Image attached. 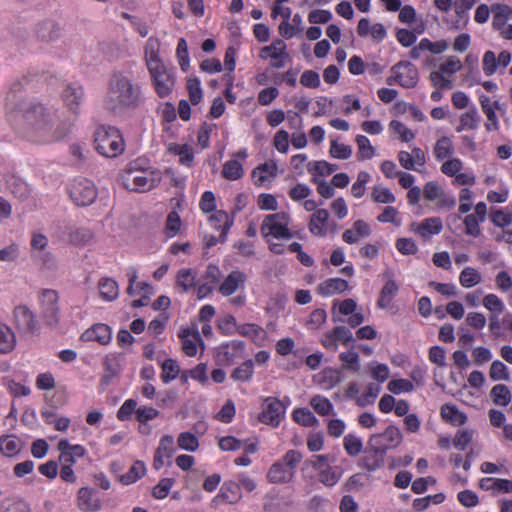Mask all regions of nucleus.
Masks as SVG:
<instances>
[{
    "instance_id": "nucleus-1",
    "label": "nucleus",
    "mask_w": 512,
    "mask_h": 512,
    "mask_svg": "<svg viewBox=\"0 0 512 512\" xmlns=\"http://www.w3.org/2000/svg\"><path fill=\"white\" fill-rule=\"evenodd\" d=\"M55 116V110L42 103H24L16 120V131L29 141L46 143L50 139L48 130L54 127Z\"/></svg>"
},
{
    "instance_id": "nucleus-2",
    "label": "nucleus",
    "mask_w": 512,
    "mask_h": 512,
    "mask_svg": "<svg viewBox=\"0 0 512 512\" xmlns=\"http://www.w3.org/2000/svg\"><path fill=\"white\" fill-rule=\"evenodd\" d=\"M141 103V88L123 73H114L109 80L104 106L108 111L121 114L137 108Z\"/></svg>"
},
{
    "instance_id": "nucleus-3",
    "label": "nucleus",
    "mask_w": 512,
    "mask_h": 512,
    "mask_svg": "<svg viewBox=\"0 0 512 512\" xmlns=\"http://www.w3.org/2000/svg\"><path fill=\"white\" fill-rule=\"evenodd\" d=\"M144 54L148 71L159 97H167L175 86V77L172 69L165 66L159 57V42L150 37L144 46Z\"/></svg>"
},
{
    "instance_id": "nucleus-4",
    "label": "nucleus",
    "mask_w": 512,
    "mask_h": 512,
    "mask_svg": "<svg viewBox=\"0 0 512 512\" xmlns=\"http://www.w3.org/2000/svg\"><path fill=\"white\" fill-rule=\"evenodd\" d=\"M94 144L98 153L107 158L117 157L125 149L120 131L113 126H99L94 133Z\"/></svg>"
},
{
    "instance_id": "nucleus-5",
    "label": "nucleus",
    "mask_w": 512,
    "mask_h": 512,
    "mask_svg": "<svg viewBox=\"0 0 512 512\" xmlns=\"http://www.w3.org/2000/svg\"><path fill=\"white\" fill-rule=\"evenodd\" d=\"M59 293L54 289H42L38 293L40 316L45 325L56 327L61 318Z\"/></svg>"
},
{
    "instance_id": "nucleus-6",
    "label": "nucleus",
    "mask_w": 512,
    "mask_h": 512,
    "mask_svg": "<svg viewBox=\"0 0 512 512\" xmlns=\"http://www.w3.org/2000/svg\"><path fill=\"white\" fill-rule=\"evenodd\" d=\"M403 441L400 429L389 425L382 433L371 435L368 440V449L384 455L390 449L397 448Z\"/></svg>"
},
{
    "instance_id": "nucleus-7",
    "label": "nucleus",
    "mask_w": 512,
    "mask_h": 512,
    "mask_svg": "<svg viewBox=\"0 0 512 512\" xmlns=\"http://www.w3.org/2000/svg\"><path fill=\"white\" fill-rule=\"evenodd\" d=\"M161 172L158 170L134 171L132 168L126 175V187L132 191L146 192L156 187L161 181Z\"/></svg>"
},
{
    "instance_id": "nucleus-8",
    "label": "nucleus",
    "mask_w": 512,
    "mask_h": 512,
    "mask_svg": "<svg viewBox=\"0 0 512 512\" xmlns=\"http://www.w3.org/2000/svg\"><path fill=\"white\" fill-rule=\"evenodd\" d=\"M289 403L288 397H284V400L266 397L263 402V410L259 414V421L272 427H278L285 417Z\"/></svg>"
},
{
    "instance_id": "nucleus-9",
    "label": "nucleus",
    "mask_w": 512,
    "mask_h": 512,
    "mask_svg": "<svg viewBox=\"0 0 512 512\" xmlns=\"http://www.w3.org/2000/svg\"><path fill=\"white\" fill-rule=\"evenodd\" d=\"M13 317L14 324L22 336L31 337L39 333V322L34 312L28 306H16L13 311Z\"/></svg>"
},
{
    "instance_id": "nucleus-10",
    "label": "nucleus",
    "mask_w": 512,
    "mask_h": 512,
    "mask_svg": "<svg viewBox=\"0 0 512 512\" xmlns=\"http://www.w3.org/2000/svg\"><path fill=\"white\" fill-rule=\"evenodd\" d=\"M70 198L77 206H88L97 197V189L94 183L85 178L75 179L69 186Z\"/></svg>"
},
{
    "instance_id": "nucleus-11",
    "label": "nucleus",
    "mask_w": 512,
    "mask_h": 512,
    "mask_svg": "<svg viewBox=\"0 0 512 512\" xmlns=\"http://www.w3.org/2000/svg\"><path fill=\"white\" fill-rule=\"evenodd\" d=\"M261 233L269 244V249L275 254L283 253V245L273 240H288L293 236L288 226H261Z\"/></svg>"
},
{
    "instance_id": "nucleus-12",
    "label": "nucleus",
    "mask_w": 512,
    "mask_h": 512,
    "mask_svg": "<svg viewBox=\"0 0 512 512\" xmlns=\"http://www.w3.org/2000/svg\"><path fill=\"white\" fill-rule=\"evenodd\" d=\"M395 80L404 88H413L418 83V70L410 62H399L392 67Z\"/></svg>"
},
{
    "instance_id": "nucleus-13",
    "label": "nucleus",
    "mask_w": 512,
    "mask_h": 512,
    "mask_svg": "<svg viewBox=\"0 0 512 512\" xmlns=\"http://www.w3.org/2000/svg\"><path fill=\"white\" fill-rule=\"evenodd\" d=\"M66 107L73 114H79L80 106L84 100V89L78 83H70L65 86L61 94Z\"/></svg>"
},
{
    "instance_id": "nucleus-14",
    "label": "nucleus",
    "mask_w": 512,
    "mask_h": 512,
    "mask_svg": "<svg viewBox=\"0 0 512 512\" xmlns=\"http://www.w3.org/2000/svg\"><path fill=\"white\" fill-rule=\"evenodd\" d=\"M423 196L428 201H437L440 206L453 207L456 200L447 195L442 187L435 181L427 182L423 189Z\"/></svg>"
},
{
    "instance_id": "nucleus-15",
    "label": "nucleus",
    "mask_w": 512,
    "mask_h": 512,
    "mask_svg": "<svg viewBox=\"0 0 512 512\" xmlns=\"http://www.w3.org/2000/svg\"><path fill=\"white\" fill-rule=\"evenodd\" d=\"M176 449L174 446V438L171 435H164L155 451L153 459V468L161 469L165 464V459H171Z\"/></svg>"
},
{
    "instance_id": "nucleus-16",
    "label": "nucleus",
    "mask_w": 512,
    "mask_h": 512,
    "mask_svg": "<svg viewBox=\"0 0 512 512\" xmlns=\"http://www.w3.org/2000/svg\"><path fill=\"white\" fill-rule=\"evenodd\" d=\"M247 276L240 270H233L227 275L219 286V293L223 296H230L234 294L238 289L244 288Z\"/></svg>"
},
{
    "instance_id": "nucleus-17",
    "label": "nucleus",
    "mask_w": 512,
    "mask_h": 512,
    "mask_svg": "<svg viewBox=\"0 0 512 512\" xmlns=\"http://www.w3.org/2000/svg\"><path fill=\"white\" fill-rule=\"evenodd\" d=\"M178 337L182 341V349L184 353L190 357L197 353V343H202V339L198 330L190 328H181Z\"/></svg>"
},
{
    "instance_id": "nucleus-18",
    "label": "nucleus",
    "mask_w": 512,
    "mask_h": 512,
    "mask_svg": "<svg viewBox=\"0 0 512 512\" xmlns=\"http://www.w3.org/2000/svg\"><path fill=\"white\" fill-rule=\"evenodd\" d=\"M481 108L487 117L485 128L487 131L499 130V121L495 113V109H499V102H491L490 98L486 95H481L479 98Z\"/></svg>"
},
{
    "instance_id": "nucleus-19",
    "label": "nucleus",
    "mask_w": 512,
    "mask_h": 512,
    "mask_svg": "<svg viewBox=\"0 0 512 512\" xmlns=\"http://www.w3.org/2000/svg\"><path fill=\"white\" fill-rule=\"evenodd\" d=\"M112 338L111 328L103 323L95 324L82 334V339L86 341H97L101 345H107Z\"/></svg>"
},
{
    "instance_id": "nucleus-20",
    "label": "nucleus",
    "mask_w": 512,
    "mask_h": 512,
    "mask_svg": "<svg viewBox=\"0 0 512 512\" xmlns=\"http://www.w3.org/2000/svg\"><path fill=\"white\" fill-rule=\"evenodd\" d=\"M479 487L484 491H492L494 495L499 493H511L512 481L508 479L486 477L479 481Z\"/></svg>"
},
{
    "instance_id": "nucleus-21",
    "label": "nucleus",
    "mask_w": 512,
    "mask_h": 512,
    "mask_svg": "<svg viewBox=\"0 0 512 512\" xmlns=\"http://www.w3.org/2000/svg\"><path fill=\"white\" fill-rule=\"evenodd\" d=\"M58 449L61 452V460L70 465L76 462V458L83 457L86 452L82 445H71L68 440L65 439L59 441Z\"/></svg>"
},
{
    "instance_id": "nucleus-22",
    "label": "nucleus",
    "mask_w": 512,
    "mask_h": 512,
    "mask_svg": "<svg viewBox=\"0 0 512 512\" xmlns=\"http://www.w3.org/2000/svg\"><path fill=\"white\" fill-rule=\"evenodd\" d=\"M277 172L278 166L275 161L265 162L252 171V178L257 186H261L269 177H276Z\"/></svg>"
},
{
    "instance_id": "nucleus-23",
    "label": "nucleus",
    "mask_w": 512,
    "mask_h": 512,
    "mask_svg": "<svg viewBox=\"0 0 512 512\" xmlns=\"http://www.w3.org/2000/svg\"><path fill=\"white\" fill-rule=\"evenodd\" d=\"M481 122V116L475 106L470 107L459 118V125L456 127L457 132L464 130H476Z\"/></svg>"
},
{
    "instance_id": "nucleus-24",
    "label": "nucleus",
    "mask_w": 512,
    "mask_h": 512,
    "mask_svg": "<svg viewBox=\"0 0 512 512\" xmlns=\"http://www.w3.org/2000/svg\"><path fill=\"white\" fill-rule=\"evenodd\" d=\"M293 477L291 471L281 461L274 463L267 473L268 480L274 484L288 483Z\"/></svg>"
},
{
    "instance_id": "nucleus-25",
    "label": "nucleus",
    "mask_w": 512,
    "mask_h": 512,
    "mask_svg": "<svg viewBox=\"0 0 512 512\" xmlns=\"http://www.w3.org/2000/svg\"><path fill=\"white\" fill-rule=\"evenodd\" d=\"M78 507L83 511L94 512L100 508L98 500L94 498L92 489L82 487L77 495Z\"/></svg>"
},
{
    "instance_id": "nucleus-26",
    "label": "nucleus",
    "mask_w": 512,
    "mask_h": 512,
    "mask_svg": "<svg viewBox=\"0 0 512 512\" xmlns=\"http://www.w3.org/2000/svg\"><path fill=\"white\" fill-rule=\"evenodd\" d=\"M348 282L342 278H330L318 286L319 294L330 296L347 290Z\"/></svg>"
},
{
    "instance_id": "nucleus-27",
    "label": "nucleus",
    "mask_w": 512,
    "mask_h": 512,
    "mask_svg": "<svg viewBox=\"0 0 512 512\" xmlns=\"http://www.w3.org/2000/svg\"><path fill=\"white\" fill-rule=\"evenodd\" d=\"M399 287L393 279H389L380 291L379 298L377 300V306L381 309L387 308L393 298L397 295Z\"/></svg>"
},
{
    "instance_id": "nucleus-28",
    "label": "nucleus",
    "mask_w": 512,
    "mask_h": 512,
    "mask_svg": "<svg viewBox=\"0 0 512 512\" xmlns=\"http://www.w3.org/2000/svg\"><path fill=\"white\" fill-rule=\"evenodd\" d=\"M244 347L245 344L243 341H230L219 347V356H222L223 361L230 363L234 358L239 356V353L244 351Z\"/></svg>"
},
{
    "instance_id": "nucleus-29",
    "label": "nucleus",
    "mask_w": 512,
    "mask_h": 512,
    "mask_svg": "<svg viewBox=\"0 0 512 512\" xmlns=\"http://www.w3.org/2000/svg\"><path fill=\"white\" fill-rule=\"evenodd\" d=\"M22 449V441L15 435H3L0 437V450L7 456L12 457Z\"/></svg>"
},
{
    "instance_id": "nucleus-30",
    "label": "nucleus",
    "mask_w": 512,
    "mask_h": 512,
    "mask_svg": "<svg viewBox=\"0 0 512 512\" xmlns=\"http://www.w3.org/2000/svg\"><path fill=\"white\" fill-rule=\"evenodd\" d=\"M60 26L53 21H45L37 28V36L42 41L50 42L60 36Z\"/></svg>"
},
{
    "instance_id": "nucleus-31",
    "label": "nucleus",
    "mask_w": 512,
    "mask_h": 512,
    "mask_svg": "<svg viewBox=\"0 0 512 512\" xmlns=\"http://www.w3.org/2000/svg\"><path fill=\"white\" fill-rule=\"evenodd\" d=\"M99 291L101 297L106 301H113L118 298L119 285L112 278H103L99 281Z\"/></svg>"
},
{
    "instance_id": "nucleus-32",
    "label": "nucleus",
    "mask_w": 512,
    "mask_h": 512,
    "mask_svg": "<svg viewBox=\"0 0 512 512\" xmlns=\"http://www.w3.org/2000/svg\"><path fill=\"white\" fill-rule=\"evenodd\" d=\"M384 456L383 453L368 449L367 454L360 460V466L369 472L376 471L384 465Z\"/></svg>"
},
{
    "instance_id": "nucleus-33",
    "label": "nucleus",
    "mask_w": 512,
    "mask_h": 512,
    "mask_svg": "<svg viewBox=\"0 0 512 512\" xmlns=\"http://www.w3.org/2000/svg\"><path fill=\"white\" fill-rule=\"evenodd\" d=\"M146 472L144 462L137 460L133 463L129 471L120 476L119 480L123 485H130L139 480Z\"/></svg>"
},
{
    "instance_id": "nucleus-34",
    "label": "nucleus",
    "mask_w": 512,
    "mask_h": 512,
    "mask_svg": "<svg viewBox=\"0 0 512 512\" xmlns=\"http://www.w3.org/2000/svg\"><path fill=\"white\" fill-rule=\"evenodd\" d=\"M16 344L14 332L5 324L0 323V353L11 352Z\"/></svg>"
},
{
    "instance_id": "nucleus-35",
    "label": "nucleus",
    "mask_w": 512,
    "mask_h": 512,
    "mask_svg": "<svg viewBox=\"0 0 512 512\" xmlns=\"http://www.w3.org/2000/svg\"><path fill=\"white\" fill-rule=\"evenodd\" d=\"M441 416L444 420L454 425H463L467 421V417L464 413L460 412L456 406L449 404H445L441 407Z\"/></svg>"
},
{
    "instance_id": "nucleus-36",
    "label": "nucleus",
    "mask_w": 512,
    "mask_h": 512,
    "mask_svg": "<svg viewBox=\"0 0 512 512\" xmlns=\"http://www.w3.org/2000/svg\"><path fill=\"white\" fill-rule=\"evenodd\" d=\"M254 374V362L249 359L236 367L231 373V379L234 381L248 382Z\"/></svg>"
},
{
    "instance_id": "nucleus-37",
    "label": "nucleus",
    "mask_w": 512,
    "mask_h": 512,
    "mask_svg": "<svg viewBox=\"0 0 512 512\" xmlns=\"http://www.w3.org/2000/svg\"><path fill=\"white\" fill-rule=\"evenodd\" d=\"M310 405L320 416L334 414V406L330 400L322 395H315L310 399Z\"/></svg>"
},
{
    "instance_id": "nucleus-38",
    "label": "nucleus",
    "mask_w": 512,
    "mask_h": 512,
    "mask_svg": "<svg viewBox=\"0 0 512 512\" xmlns=\"http://www.w3.org/2000/svg\"><path fill=\"white\" fill-rule=\"evenodd\" d=\"M342 477V469L339 466L329 465L319 473V481L325 486L332 487Z\"/></svg>"
},
{
    "instance_id": "nucleus-39",
    "label": "nucleus",
    "mask_w": 512,
    "mask_h": 512,
    "mask_svg": "<svg viewBox=\"0 0 512 512\" xmlns=\"http://www.w3.org/2000/svg\"><path fill=\"white\" fill-rule=\"evenodd\" d=\"M286 49V43L281 39H277L270 45L263 47L262 53L267 54L272 58V60H277L279 58H289V54L287 53Z\"/></svg>"
},
{
    "instance_id": "nucleus-40",
    "label": "nucleus",
    "mask_w": 512,
    "mask_h": 512,
    "mask_svg": "<svg viewBox=\"0 0 512 512\" xmlns=\"http://www.w3.org/2000/svg\"><path fill=\"white\" fill-rule=\"evenodd\" d=\"M319 378H320L319 383L325 389H331V388L335 387L342 380L340 371L333 369V368H325L319 374Z\"/></svg>"
},
{
    "instance_id": "nucleus-41",
    "label": "nucleus",
    "mask_w": 512,
    "mask_h": 512,
    "mask_svg": "<svg viewBox=\"0 0 512 512\" xmlns=\"http://www.w3.org/2000/svg\"><path fill=\"white\" fill-rule=\"evenodd\" d=\"M454 152V146L451 139L443 136L437 140L434 147V155L437 160H443L451 156Z\"/></svg>"
},
{
    "instance_id": "nucleus-42",
    "label": "nucleus",
    "mask_w": 512,
    "mask_h": 512,
    "mask_svg": "<svg viewBox=\"0 0 512 512\" xmlns=\"http://www.w3.org/2000/svg\"><path fill=\"white\" fill-rule=\"evenodd\" d=\"M338 169V165L328 163L327 161H312L307 164V170L311 174H317L320 176L331 175Z\"/></svg>"
},
{
    "instance_id": "nucleus-43",
    "label": "nucleus",
    "mask_w": 512,
    "mask_h": 512,
    "mask_svg": "<svg viewBox=\"0 0 512 512\" xmlns=\"http://www.w3.org/2000/svg\"><path fill=\"white\" fill-rule=\"evenodd\" d=\"M493 402L499 406H507L511 402V392L504 384H497L491 390Z\"/></svg>"
},
{
    "instance_id": "nucleus-44",
    "label": "nucleus",
    "mask_w": 512,
    "mask_h": 512,
    "mask_svg": "<svg viewBox=\"0 0 512 512\" xmlns=\"http://www.w3.org/2000/svg\"><path fill=\"white\" fill-rule=\"evenodd\" d=\"M293 420L305 427H313L318 424V419L307 408H297L293 411Z\"/></svg>"
},
{
    "instance_id": "nucleus-45",
    "label": "nucleus",
    "mask_w": 512,
    "mask_h": 512,
    "mask_svg": "<svg viewBox=\"0 0 512 512\" xmlns=\"http://www.w3.org/2000/svg\"><path fill=\"white\" fill-rule=\"evenodd\" d=\"M339 360L343 363V370H352L356 373L360 371L359 355L354 350L341 352L339 354Z\"/></svg>"
},
{
    "instance_id": "nucleus-46",
    "label": "nucleus",
    "mask_w": 512,
    "mask_h": 512,
    "mask_svg": "<svg viewBox=\"0 0 512 512\" xmlns=\"http://www.w3.org/2000/svg\"><path fill=\"white\" fill-rule=\"evenodd\" d=\"M243 174V166L238 160H229L223 165L222 175L228 180H238Z\"/></svg>"
},
{
    "instance_id": "nucleus-47",
    "label": "nucleus",
    "mask_w": 512,
    "mask_h": 512,
    "mask_svg": "<svg viewBox=\"0 0 512 512\" xmlns=\"http://www.w3.org/2000/svg\"><path fill=\"white\" fill-rule=\"evenodd\" d=\"M481 279L480 273L472 267L463 269L459 276L460 284L465 288H471L477 285L481 282Z\"/></svg>"
},
{
    "instance_id": "nucleus-48",
    "label": "nucleus",
    "mask_w": 512,
    "mask_h": 512,
    "mask_svg": "<svg viewBox=\"0 0 512 512\" xmlns=\"http://www.w3.org/2000/svg\"><path fill=\"white\" fill-rule=\"evenodd\" d=\"M356 143L358 146L357 157L359 160L371 159L374 156V147L366 136L358 135L356 137Z\"/></svg>"
},
{
    "instance_id": "nucleus-49",
    "label": "nucleus",
    "mask_w": 512,
    "mask_h": 512,
    "mask_svg": "<svg viewBox=\"0 0 512 512\" xmlns=\"http://www.w3.org/2000/svg\"><path fill=\"white\" fill-rule=\"evenodd\" d=\"M343 446L349 456H357L363 449L361 438L354 434H347L343 439Z\"/></svg>"
},
{
    "instance_id": "nucleus-50",
    "label": "nucleus",
    "mask_w": 512,
    "mask_h": 512,
    "mask_svg": "<svg viewBox=\"0 0 512 512\" xmlns=\"http://www.w3.org/2000/svg\"><path fill=\"white\" fill-rule=\"evenodd\" d=\"M179 372L180 367L178 363L173 359H167L162 363L161 379L164 383H169L178 377Z\"/></svg>"
},
{
    "instance_id": "nucleus-51",
    "label": "nucleus",
    "mask_w": 512,
    "mask_h": 512,
    "mask_svg": "<svg viewBox=\"0 0 512 512\" xmlns=\"http://www.w3.org/2000/svg\"><path fill=\"white\" fill-rule=\"evenodd\" d=\"M371 198L374 202L390 204L394 203L396 198L391 190L382 185L375 186L371 192Z\"/></svg>"
},
{
    "instance_id": "nucleus-52",
    "label": "nucleus",
    "mask_w": 512,
    "mask_h": 512,
    "mask_svg": "<svg viewBox=\"0 0 512 512\" xmlns=\"http://www.w3.org/2000/svg\"><path fill=\"white\" fill-rule=\"evenodd\" d=\"M369 234V226H355L354 228L348 229L343 233V240L346 243L353 244L357 243L362 238L367 237Z\"/></svg>"
},
{
    "instance_id": "nucleus-53",
    "label": "nucleus",
    "mask_w": 512,
    "mask_h": 512,
    "mask_svg": "<svg viewBox=\"0 0 512 512\" xmlns=\"http://www.w3.org/2000/svg\"><path fill=\"white\" fill-rule=\"evenodd\" d=\"M177 444L179 448L190 452L196 451L199 447L198 438L191 432L180 433Z\"/></svg>"
},
{
    "instance_id": "nucleus-54",
    "label": "nucleus",
    "mask_w": 512,
    "mask_h": 512,
    "mask_svg": "<svg viewBox=\"0 0 512 512\" xmlns=\"http://www.w3.org/2000/svg\"><path fill=\"white\" fill-rule=\"evenodd\" d=\"M187 89L189 92V99L193 105H197L201 102L203 97V91L201 88V82L197 77H190L187 80Z\"/></svg>"
},
{
    "instance_id": "nucleus-55",
    "label": "nucleus",
    "mask_w": 512,
    "mask_h": 512,
    "mask_svg": "<svg viewBox=\"0 0 512 512\" xmlns=\"http://www.w3.org/2000/svg\"><path fill=\"white\" fill-rule=\"evenodd\" d=\"M380 391H381V387L379 385L370 383L367 386L366 392L363 395L356 398V403L360 407H365L369 404H372L375 401V399L378 397Z\"/></svg>"
},
{
    "instance_id": "nucleus-56",
    "label": "nucleus",
    "mask_w": 512,
    "mask_h": 512,
    "mask_svg": "<svg viewBox=\"0 0 512 512\" xmlns=\"http://www.w3.org/2000/svg\"><path fill=\"white\" fill-rule=\"evenodd\" d=\"M195 273L191 269H181L177 274L176 283L184 292L195 286Z\"/></svg>"
},
{
    "instance_id": "nucleus-57",
    "label": "nucleus",
    "mask_w": 512,
    "mask_h": 512,
    "mask_svg": "<svg viewBox=\"0 0 512 512\" xmlns=\"http://www.w3.org/2000/svg\"><path fill=\"white\" fill-rule=\"evenodd\" d=\"M221 496L230 503L236 502L241 498L240 485L236 482H225L221 488Z\"/></svg>"
},
{
    "instance_id": "nucleus-58",
    "label": "nucleus",
    "mask_w": 512,
    "mask_h": 512,
    "mask_svg": "<svg viewBox=\"0 0 512 512\" xmlns=\"http://www.w3.org/2000/svg\"><path fill=\"white\" fill-rule=\"evenodd\" d=\"M176 55L178 58L179 65L183 71H187L190 66L188 44L184 38L178 40Z\"/></svg>"
},
{
    "instance_id": "nucleus-59",
    "label": "nucleus",
    "mask_w": 512,
    "mask_h": 512,
    "mask_svg": "<svg viewBox=\"0 0 512 512\" xmlns=\"http://www.w3.org/2000/svg\"><path fill=\"white\" fill-rule=\"evenodd\" d=\"M329 154L336 159H348L352 155V148L349 145L338 143L336 140L331 141Z\"/></svg>"
},
{
    "instance_id": "nucleus-60",
    "label": "nucleus",
    "mask_w": 512,
    "mask_h": 512,
    "mask_svg": "<svg viewBox=\"0 0 512 512\" xmlns=\"http://www.w3.org/2000/svg\"><path fill=\"white\" fill-rule=\"evenodd\" d=\"M302 454L297 450H288L280 460L284 466L289 469L294 476L297 466L302 461Z\"/></svg>"
},
{
    "instance_id": "nucleus-61",
    "label": "nucleus",
    "mask_w": 512,
    "mask_h": 512,
    "mask_svg": "<svg viewBox=\"0 0 512 512\" xmlns=\"http://www.w3.org/2000/svg\"><path fill=\"white\" fill-rule=\"evenodd\" d=\"M487 215V206L484 202H479L475 206L472 214L465 217L463 224H480L485 221Z\"/></svg>"
},
{
    "instance_id": "nucleus-62",
    "label": "nucleus",
    "mask_w": 512,
    "mask_h": 512,
    "mask_svg": "<svg viewBox=\"0 0 512 512\" xmlns=\"http://www.w3.org/2000/svg\"><path fill=\"white\" fill-rule=\"evenodd\" d=\"M489 376L494 381L508 380L509 379L508 368L503 362H501L499 360H495L491 363Z\"/></svg>"
},
{
    "instance_id": "nucleus-63",
    "label": "nucleus",
    "mask_w": 512,
    "mask_h": 512,
    "mask_svg": "<svg viewBox=\"0 0 512 512\" xmlns=\"http://www.w3.org/2000/svg\"><path fill=\"white\" fill-rule=\"evenodd\" d=\"M326 319L327 314L324 309H315L311 312L308 320L306 321V327L309 330H316L325 323Z\"/></svg>"
},
{
    "instance_id": "nucleus-64",
    "label": "nucleus",
    "mask_w": 512,
    "mask_h": 512,
    "mask_svg": "<svg viewBox=\"0 0 512 512\" xmlns=\"http://www.w3.org/2000/svg\"><path fill=\"white\" fill-rule=\"evenodd\" d=\"M1 512H31L30 507L22 501H14L11 499H5L0 504Z\"/></svg>"
}]
</instances>
